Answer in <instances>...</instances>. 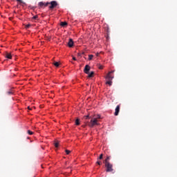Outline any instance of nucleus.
Listing matches in <instances>:
<instances>
[{"mask_svg": "<svg viewBox=\"0 0 177 177\" xmlns=\"http://www.w3.org/2000/svg\"><path fill=\"white\" fill-rule=\"evenodd\" d=\"M60 26H62V27H64V26H67V22H66V21L61 22Z\"/></svg>", "mask_w": 177, "mask_h": 177, "instance_id": "obj_12", "label": "nucleus"}, {"mask_svg": "<svg viewBox=\"0 0 177 177\" xmlns=\"http://www.w3.org/2000/svg\"><path fill=\"white\" fill-rule=\"evenodd\" d=\"M113 73H114V71H111L110 72H109V73L106 75V80H113V78H114V76H112L111 74H113Z\"/></svg>", "mask_w": 177, "mask_h": 177, "instance_id": "obj_4", "label": "nucleus"}, {"mask_svg": "<svg viewBox=\"0 0 177 177\" xmlns=\"http://www.w3.org/2000/svg\"><path fill=\"white\" fill-rule=\"evenodd\" d=\"M120 105H118L115 109V113L114 115H118L119 113H120Z\"/></svg>", "mask_w": 177, "mask_h": 177, "instance_id": "obj_6", "label": "nucleus"}, {"mask_svg": "<svg viewBox=\"0 0 177 177\" xmlns=\"http://www.w3.org/2000/svg\"><path fill=\"white\" fill-rule=\"evenodd\" d=\"M95 125H99V123L97 122V118H93L90 121L89 127H91V128H93Z\"/></svg>", "mask_w": 177, "mask_h": 177, "instance_id": "obj_3", "label": "nucleus"}, {"mask_svg": "<svg viewBox=\"0 0 177 177\" xmlns=\"http://www.w3.org/2000/svg\"><path fill=\"white\" fill-rule=\"evenodd\" d=\"M110 160V156H107L106 158L104 160V164L106 162H109V160Z\"/></svg>", "mask_w": 177, "mask_h": 177, "instance_id": "obj_14", "label": "nucleus"}, {"mask_svg": "<svg viewBox=\"0 0 177 177\" xmlns=\"http://www.w3.org/2000/svg\"><path fill=\"white\" fill-rule=\"evenodd\" d=\"M94 74H95V72H93V71L88 73V78H92V77H93Z\"/></svg>", "mask_w": 177, "mask_h": 177, "instance_id": "obj_10", "label": "nucleus"}, {"mask_svg": "<svg viewBox=\"0 0 177 177\" xmlns=\"http://www.w3.org/2000/svg\"><path fill=\"white\" fill-rule=\"evenodd\" d=\"M89 70H91V66H89V65H86L84 71L85 74H89Z\"/></svg>", "mask_w": 177, "mask_h": 177, "instance_id": "obj_5", "label": "nucleus"}, {"mask_svg": "<svg viewBox=\"0 0 177 177\" xmlns=\"http://www.w3.org/2000/svg\"><path fill=\"white\" fill-rule=\"evenodd\" d=\"M55 147H59V142H55Z\"/></svg>", "mask_w": 177, "mask_h": 177, "instance_id": "obj_24", "label": "nucleus"}, {"mask_svg": "<svg viewBox=\"0 0 177 177\" xmlns=\"http://www.w3.org/2000/svg\"><path fill=\"white\" fill-rule=\"evenodd\" d=\"M8 95H13V90H10L7 92Z\"/></svg>", "mask_w": 177, "mask_h": 177, "instance_id": "obj_16", "label": "nucleus"}, {"mask_svg": "<svg viewBox=\"0 0 177 177\" xmlns=\"http://www.w3.org/2000/svg\"><path fill=\"white\" fill-rule=\"evenodd\" d=\"M45 5H46V3H44V2L39 3V6H40L41 8H42V6H45Z\"/></svg>", "mask_w": 177, "mask_h": 177, "instance_id": "obj_11", "label": "nucleus"}, {"mask_svg": "<svg viewBox=\"0 0 177 177\" xmlns=\"http://www.w3.org/2000/svg\"><path fill=\"white\" fill-rule=\"evenodd\" d=\"M17 2H19L20 4L23 3L24 5L26 4L23 0H16Z\"/></svg>", "mask_w": 177, "mask_h": 177, "instance_id": "obj_15", "label": "nucleus"}, {"mask_svg": "<svg viewBox=\"0 0 177 177\" xmlns=\"http://www.w3.org/2000/svg\"><path fill=\"white\" fill-rule=\"evenodd\" d=\"M86 118H89V115H86Z\"/></svg>", "mask_w": 177, "mask_h": 177, "instance_id": "obj_31", "label": "nucleus"}, {"mask_svg": "<svg viewBox=\"0 0 177 177\" xmlns=\"http://www.w3.org/2000/svg\"><path fill=\"white\" fill-rule=\"evenodd\" d=\"M97 164L98 165H102V162L97 160Z\"/></svg>", "mask_w": 177, "mask_h": 177, "instance_id": "obj_25", "label": "nucleus"}, {"mask_svg": "<svg viewBox=\"0 0 177 177\" xmlns=\"http://www.w3.org/2000/svg\"><path fill=\"white\" fill-rule=\"evenodd\" d=\"M98 68H99L100 70H103V66L99 64V65H98Z\"/></svg>", "mask_w": 177, "mask_h": 177, "instance_id": "obj_21", "label": "nucleus"}, {"mask_svg": "<svg viewBox=\"0 0 177 177\" xmlns=\"http://www.w3.org/2000/svg\"><path fill=\"white\" fill-rule=\"evenodd\" d=\"M6 57L7 59H12V54H10L9 53H6Z\"/></svg>", "mask_w": 177, "mask_h": 177, "instance_id": "obj_9", "label": "nucleus"}, {"mask_svg": "<svg viewBox=\"0 0 177 177\" xmlns=\"http://www.w3.org/2000/svg\"><path fill=\"white\" fill-rule=\"evenodd\" d=\"M65 152L67 155L70 154L71 153V151L68 150V149H66Z\"/></svg>", "mask_w": 177, "mask_h": 177, "instance_id": "obj_19", "label": "nucleus"}, {"mask_svg": "<svg viewBox=\"0 0 177 177\" xmlns=\"http://www.w3.org/2000/svg\"><path fill=\"white\" fill-rule=\"evenodd\" d=\"M30 27H31L30 24H28L26 26V28H30Z\"/></svg>", "mask_w": 177, "mask_h": 177, "instance_id": "obj_23", "label": "nucleus"}, {"mask_svg": "<svg viewBox=\"0 0 177 177\" xmlns=\"http://www.w3.org/2000/svg\"><path fill=\"white\" fill-rule=\"evenodd\" d=\"M28 110H32V109L30 106H28Z\"/></svg>", "mask_w": 177, "mask_h": 177, "instance_id": "obj_29", "label": "nucleus"}, {"mask_svg": "<svg viewBox=\"0 0 177 177\" xmlns=\"http://www.w3.org/2000/svg\"><path fill=\"white\" fill-rule=\"evenodd\" d=\"M100 115H97V119H100Z\"/></svg>", "mask_w": 177, "mask_h": 177, "instance_id": "obj_28", "label": "nucleus"}, {"mask_svg": "<svg viewBox=\"0 0 177 177\" xmlns=\"http://www.w3.org/2000/svg\"><path fill=\"white\" fill-rule=\"evenodd\" d=\"M73 60H77V58H75V57H73Z\"/></svg>", "mask_w": 177, "mask_h": 177, "instance_id": "obj_27", "label": "nucleus"}, {"mask_svg": "<svg viewBox=\"0 0 177 177\" xmlns=\"http://www.w3.org/2000/svg\"><path fill=\"white\" fill-rule=\"evenodd\" d=\"M105 168H106V171L107 172H113L114 171L113 169V164L110 163V162H106Z\"/></svg>", "mask_w": 177, "mask_h": 177, "instance_id": "obj_2", "label": "nucleus"}, {"mask_svg": "<svg viewBox=\"0 0 177 177\" xmlns=\"http://www.w3.org/2000/svg\"><path fill=\"white\" fill-rule=\"evenodd\" d=\"M68 45L69 48H73V46L74 45V41H73V39H69Z\"/></svg>", "mask_w": 177, "mask_h": 177, "instance_id": "obj_7", "label": "nucleus"}, {"mask_svg": "<svg viewBox=\"0 0 177 177\" xmlns=\"http://www.w3.org/2000/svg\"><path fill=\"white\" fill-rule=\"evenodd\" d=\"M96 56H99V53H96Z\"/></svg>", "mask_w": 177, "mask_h": 177, "instance_id": "obj_30", "label": "nucleus"}, {"mask_svg": "<svg viewBox=\"0 0 177 177\" xmlns=\"http://www.w3.org/2000/svg\"><path fill=\"white\" fill-rule=\"evenodd\" d=\"M28 135H33L34 133L30 130H28Z\"/></svg>", "mask_w": 177, "mask_h": 177, "instance_id": "obj_22", "label": "nucleus"}, {"mask_svg": "<svg viewBox=\"0 0 177 177\" xmlns=\"http://www.w3.org/2000/svg\"><path fill=\"white\" fill-rule=\"evenodd\" d=\"M102 159H103V153H101L99 158H97V160H102Z\"/></svg>", "mask_w": 177, "mask_h": 177, "instance_id": "obj_20", "label": "nucleus"}, {"mask_svg": "<svg viewBox=\"0 0 177 177\" xmlns=\"http://www.w3.org/2000/svg\"><path fill=\"white\" fill-rule=\"evenodd\" d=\"M53 64L55 66V67H59V66H60V64L59 62H53Z\"/></svg>", "mask_w": 177, "mask_h": 177, "instance_id": "obj_13", "label": "nucleus"}, {"mask_svg": "<svg viewBox=\"0 0 177 177\" xmlns=\"http://www.w3.org/2000/svg\"><path fill=\"white\" fill-rule=\"evenodd\" d=\"M33 19H34V20H37V19H38V16H37V15L34 16Z\"/></svg>", "mask_w": 177, "mask_h": 177, "instance_id": "obj_26", "label": "nucleus"}, {"mask_svg": "<svg viewBox=\"0 0 177 177\" xmlns=\"http://www.w3.org/2000/svg\"><path fill=\"white\" fill-rule=\"evenodd\" d=\"M93 59V55H88V60H92Z\"/></svg>", "mask_w": 177, "mask_h": 177, "instance_id": "obj_17", "label": "nucleus"}, {"mask_svg": "<svg viewBox=\"0 0 177 177\" xmlns=\"http://www.w3.org/2000/svg\"><path fill=\"white\" fill-rule=\"evenodd\" d=\"M48 5H50V10H53V9H55V8H56L59 5V3H57V1H53L50 2L46 3L45 6H48Z\"/></svg>", "mask_w": 177, "mask_h": 177, "instance_id": "obj_1", "label": "nucleus"}, {"mask_svg": "<svg viewBox=\"0 0 177 177\" xmlns=\"http://www.w3.org/2000/svg\"><path fill=\"white\" fill-rule=\"evenodd\" d=\"M106 84L109 85V86H111V85H113V80H107Z\"/></svg>", "mask_w": 177, "mask_h": 177, "instance_id": "obj_8", "label": "nucleus"}, {"mask_svg": "<svg viewBox=\"0 0 177 177\" xmlns=\"http://www.w3.org/2000/svg\"><path fill=\"white\" fill-rule=\"evenodd\" d=\"M75 125H80V119L75 120Z\"/></svg>", "mask_w": 177, "mask_h": 177, "instance_id": "obj_18", "label": "nucleus"}]
</instances>
